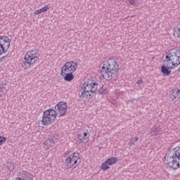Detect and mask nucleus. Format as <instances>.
Segmentation results:
<instances>
[{
	"mask_svg": "<svg viewBox=\"0 0 180 180\" xmlns=\"http://www.w3.org/2000/svg\"><path fill=\"white\" fill-rule=\"evenodd\" d=\"M11 46V41L8 36H0V56L5 54L9 46Z\"/></svg>",
	"mask_w": 180,
	"mask_h": 180,
	"instance_id": "obj_9",
	"label": "nucleus"
},
{
	"mask_svg": "<svg viewBox=\"0 0 180 180\" xmlns=\"http://www.w3.org/2000/svg\"><path fill=\"white\" fill-rule=\"evenodd\" d=\"M165 162L167 167L172 169L180 168V147L174 149L173 155L170 157L165 156Z\"/></svg>",
	"mask_w": 180,
	"mask_h": 180,
	"instance_id": "obj_4",
	"label": "nucleus"
},
{
	"mask_svg": "<svg viewBox=\"0 0 180 180\" xmlns=\"http://www.w3.org/2000/svg\"><path fill=\"white\" fill-rule=\"evenodd\" d=\"M143 82V79H139L136 82L137 85H140Z\"/></svg>",
	"mask_w": 180,
	"mask_h": 180,
	"instance_id": "obj_27",
	"label": "nucleus"
},
{
	"mask_svg": "<svg viewBox=\"0 0 180 180\" xmlns=\"http://www.w3.org/2000/svg\"><path fill=\"white\" fill-rule=\"evenodd\" d=\"M39 57H40V53L38 50L27 51L24 56V61L21 63L22 68L24 70L30 68L32 65H34L39 61Z\"/></svg>",
	"mask_w": 180,
	"mask_h": 180,
	"instance_id": "obj_3",
	"label": "nucleus"
},
{
	"mask_svg": "<svg viewBox=\"0 0 180 180\" xmlns=\"http://www.w3.org/2000/svg\"><path fill=\"white\" fill-rule=\"evenodd\" d=\"M57 117V112L53 108H49L43 112V117H42V124L44 126H50L56 118Z\"/></svg>",
	"mask_w": 180,
	"mask_h": 180,
	"instance_id": "obj_7",
	"label": "nucleus"
},
{
	"mask_svg": "<svg viewBox=\"0 0 180 180\" xmlns=\"http://www.w3.org/2000/svg\"><path fill=\"white\" fill-rule=\"evenodd\" d=\"M165 60L172 64L174 68L178 67L180 64V50L170 49L167 53Z\"/></svg>",
	"mask_w": 180,
	"mask_h": 180,
	"instance_id": "obj_6",
	"label": "nucleus"
},
{
	"mask_svg": "<svg viewBox=\"0 0 180 180\" xmlns=\"http://www.w3.org/2000/svg\"><path fill=\"white\" fill-rule=\"evenodd\" d=\"M119 72V63L113 58L107 60V65H104L101 69L103 78L109 81Z\"/></svg>",
	"mask_w": 180,
	"mask_h": 180,
	"instance_id": "obj_1",
	"label": "nucleus"
},
{
	"mask_svg": "<svg viewBox=\"0 0 180 180\" xmlns=\"http://www.w3.org/2000/svg\"><path fill=\"white\" fill-rule=\"evenodd\" d=\"M130 102H134V99L128 101H127V103H130Z\"/></svg>",
	"mask_w": 180,
	"mask_h": 180,
	"instance_id": "obj_28",
	"label": "nucleus"
},
{
	"mask_svg": "<svg viewBox=\"0 0 180 180\" xmlns=\"http://www.w3.org/2000/svg\"><path fill=\"white\" fill-rule=\"evenodd\" d=\"M98 91V84L94 82H85L80 89V98L84 101H89Z\"/></svg>",
	"mask_w": 180,
	"mask_h": 180,
	"instance_id": "obj_2",
	"label": "nucleus"
},
{
	"mask_svg": "<svg viewBox=\"0 0 180 180\" xmlns=\"http://www.w3.org/2000/svg\"><path fill=\"white\" fill-rule=\"evenodd\" d=\"M6 84L0 82V96L6 93Z\"/></svg>",
	"mask_w": 180,
	"mask_h": 180,
	"instance_id": "obj_20",
	"label": "nucleus"
},
{
	"mask_svg": "<svg viewBox=\"0 0 180 180\" xmlns=\"http://www.w3.org/2000/svg\"><path fill=\"white\" fill-rule=\"evenodd\" d=\"M136 141H139V137L135 136L134 139L130 140L129 145L134 146V143H136Z\"/></svg>",
	"mask_w": 180,
	"mask_h": 180,
	"instance_id": "obj_23",
	"label": "nucleus"
},
{
	"mask_svg": "<svg viewBox=\"0 0 180 180\" xmlns=\"http://www.w3.org/2000/svg\"><path fill=\"white\" fill-rule=\"evenodd\" d=\"M150 134L151 136H158L160 134V127L156 125L153 126L150 129Z\"/></svg>",
	"mask_w": 180,
	"mask_h": 180,
	"instance_id": "obj_17",
	"label": "nucleus"
},
{
	"mask_svg": "<svg viewBox=\"0 0 180 180\" xmlns=\"http://www.w3.org/2000/svg\"><path fill=\"white\" fill-rule=\"evenodd\" d=\"M65 158L64 165L67 168L72 169H75L79 164H81V157L79 156V153L75 152L70 155H67V153L64 155Z\"/></svg>",
	"mask_w": 180,
	"mask_h": 180,
	"instance_id": "obj_5",
	"label": "nucleus"
},
{
	"mask_svg": "<svg viewBox=\"0 0 180 180\" xmlns=\"http://www.w3.org/2000/svg\"><path fill=\"white\" fill-rule=\"evenodd\" d=\"M169 98L172 101H175V99H179L180 98V89H174L170 91Z\"/></svg>",
	"mask_w": 180,
	"mask_h": 180,
	"instance_id": "obj_14",
	"label": "nucleus"
},
{
	"mask_svg": "<svg viewBox=\"0 0 180 180\" xmlns=\"http://www.w3.org/2000/svg\"><path fill=\"white\" fill-rule=\"evenodd\" d=\"M78 69V64L72 60L66 62L61 68V74L75 72Z\"/></svg>",
	"mask_w": 180,
	"mask_h": 180,
	"instance_id": "obj_8",
	"label": "nucleus"
},
{
	"mask_svg": "<svg viewBox=\"0 0 180 180\" xmlns=\"http://www.w3.org/2000/svg\"><path fill=\"white\" fill-rule=\"evenodd\" d=\"M5 141H6V138L5 136H0V146H2Z\"/></svg>",
	"mask_w": 180,
	"mask_h": 180,
	"instance_id": "obj_24",
	"label": "nucleus"
},
{
	"mask_svg": "<svg viewBox=\"0 0 180 180\" xmlns=\"http://www.w3.org/2000/svg\"><path fill=\"white\" fill-rule=\"evenodd\" d=\"M87 136H88V133L84 132V137H86Z\"/></svg>",
	"mask_w": 180,
	"mask_h": 180,
	"instance_id": "obj_29",
	"label": "nucleus"
},
{
	"mask_svg": "<svg viewBox=\"0 0 180 180\" xmlns=\"http://www.w3.org/2000/svg\"><path fill=\"white\" fill-rule=\"evenodd\" d=\"M119 161L117 157H111L108 158L101 166V169L103 171H108L109 169V166L115 165L116 162Z\"/></svg>",
	"mask_w": 180,
	"mask_h": 180,
	"instance_id": "obj_11",
	"label": "nucleus"
},
{
	"mask_svg": "<svg viewBox=\"0 0 180 180\" xmlns=\"http://www.w3.org/2000/svg\"><path fill=\"white\" fill-rule=\"evenodd\" d=\"M54 109L56 116H58V117H63V116H65V113H67L68 105L67 103L59 102L58 103V105H55Z\"/></svg>",
	"mask_w": 180,
	"mask_h": 180,
	"instance_id": "obj_10",
	"label": "nucleus"
},
{
	"mask_svg": "<svg viewBox=\"0 0 180 180\" xmlns=\"http://www.w3.org/2000/svg\"><path fill=\"white\" fill-rule=\"evenodd\" d=\"M6 167L8 171H13V169H15V164L12 161H7Z\"/></svg>",
	"mask_w": 180,
	"mask_h": 180,
	"instance_id": "obj_19",
	"label": "nucleus"
},
{
	"mask_svg": "<svg viewBox=\"0 0 180 180\" xmlns=\"http://www.w3.org/2000/svg\"><path fill=\"white\" fill-rule=\"evenodd\" d=\"M89 139L86 136H83L82 139H79L80 143H82V141H88Z\"/></svg>",
	"mask_w": 180,
	"mask_h": 180,
	"instance_id": "obj_25",
	"label": "nucleus"
},
{
	"mask_svg": "<svg viewBox=\"0 0 180 180\" xmlns=\"http://www.w3.org/2000/svg\"><path fill=\"white\" fill-rule=\"evenodd\" d=\"M49 9H50L49 6H44L42 8L35 11L34 15H40L41 13H44V12H46V11H49Z\"/></svg>",
	"mask_w": 180,
	"mask_h": 180,
	"instance_id": "obj_18",
	"label": "nucleus"
},
{
	"mask_svg": "<svg viewBox=\"0 0 180 180\" xmlns=\"http://www.w3.org/2000/svg\"><path fill=\"white\" fill-rule=\"evenodd\" d=\"M74 72H69V73H61L62 77H64L65 81H67L68 82H70V81H72L74 79Z\"/></svg>",
	"mask_w": 180,
	"mask_h": 180,
	"instance_id": "obj_16",
	"label": "nucleus"
},
{
	"mask_svg": "<svg viewBox=\"0 0 180 180\" xmlns=\"http://www.w3.org/2000/svg\"><path fill=\"white\" fill-rule=\"evenodd\" d=\"M56 139L54 138H51L48 140L46 141V142L44 143V148H46V150H49V148H51V147H54L55 144H56Z\"/></svg>",
	"mask_w": 180,
	"mask_h": 180,
	"instance_id": "obj_13",
	"label": "nucleus"
},
{
	"mask_svg": "<svg viewBox=\"0 0 180 180\" xmlns=\"http://www.w3.org/2000/svg\"><path fill=\"white\" fill-rule=\"evenodd\" d=\"M173 36L174 37H179L180 39V27H176L173 29Z\"/></svg>",
	"mask_w": 180,
	"mask_h": 180,
	"instance_id": "obj_21",
	"label": "nucleus"
},
{
	"mask_svg": "<svg viewBox=\"0 0 180 180\" xmlns=\"http://www.w3.org/2000/svg\"><path fill=\"white\" fill-rule=\"evenodd\" d=\"M19 176H20V178H21V179L29 180V179H32L33 178V174H32L30 172H27L25 170H22L19 173Z\"/></svg>",
	"mask_w": 180,
	"mask_h": 180,
	"instance_id": "obj_15",
	"label": "nucleus"
},
{
	"mask_svg": "<svg viewBox=\"0 0 180 180\" xmlns=\"http://www.w3.org/2000/svg\"><path fill=\"white\" fill-rule=\"evenodd\" d=\"M137 2H139V0H129V4L133 6L136 5Z\"/></svg>",
	"mask_w": 180,
	"mask_h": 180,
	"instance_id": "obj_26",
	"label": "nucleus"
},
{
	"mask_svg": "<svg viewBox=\"0 0 180 180\" xmlns=\"http://www.w3.org/2000/svg\"><path fill=\"white\" fill-rule=\"evenodd\" d=\"M108 92V88H106L105 86H101L98 89V93L100 94V95H106Z\"/></svg>",
	"mask_w": 180,
	"mask_h": 180,
	"instance_id": "obj_22",
	"label": "nucleus"
},
{
	"mask_svg": "<svg viewBox=\"0 0 180 180\" xmlns=\"http://www.w3.org/2000/svg\"><path fill=\"white\" fill-rule=\"evenodd\" d=\"M172 68H174V66L165 60L164 65L161 67L162 74H163L164 77H168L171 74Z\"/></svg>",
	"mask_w": 180,
	"mask_h": 180,
	"instance_id": "obj_12",
	"label": "nucleus"
}]
</instances>
